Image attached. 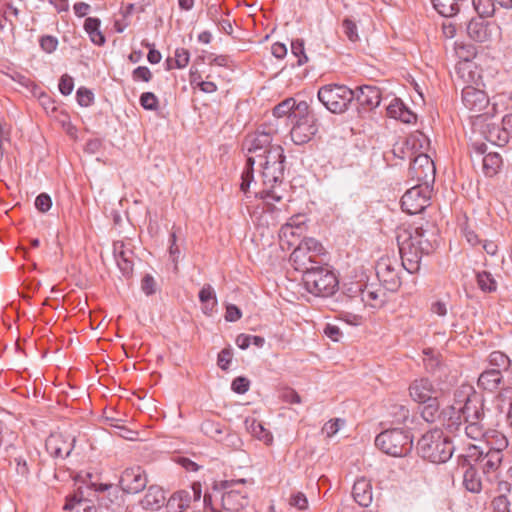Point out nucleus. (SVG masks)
<instances>
[{"label":"nucleus","instance_id":"c03bdc74","mask_svg":"<svg viewBox=\"0 0 512 512\" xmlns=\"http://www.w3.org/2000/svg\"><path fill=\"white\" fill-rule=\"evenodd\" d=\"M343 32L351 42H356L359 39L357 26L350 19H344L342 23Z\"/></svg>","mask_w":512,"mask_h":512},{"label":"nucleus","instance_id":"4d7b16f0","mask_svg":"<svg viewBox=\"0 0 512 512\" xmlns=\"http://www.w3.org/2000/svg\"><path fill=\"white\" fill-rule=\"evenodd\" d=\"M493 509L497 512H509L510 502L505 495H499L492 501Z\"/></svg>","mask_w":512,"mask_h":512},{"label":"nucleus","instance_id":"58836bf2","mask_svg":"<svg viewBox=\"0 0 512 512\" xmlns=\"http://www.w3.org/2000/svg\"><path fill=\"white\" fill-rule=\"evenodd\" d=\"M291 53L297 58V66H302L308 62V56L305 53L304 41L296 39L291 42Z\"/></svg>","mask_w":512,"mask_h":512},{"label":"nucleus","instance_id":"ddd939ff","mask_svg":"<svg viewBox=\"0 0 512 512\" xmlns=\"http://www.w3.org/2000/svg\"><path fill=\"white\" fill-rule=\"evenodd\" d=\"M435 165L432 159L424 153L416 155L409 167L410 176L415 179L418 184L430 185L435 180Z\"/></svg>","mask_w":512,"mask_h":512},{"label":"nucleus","instance_id":"49530a36","mask_svg":"<svg viewBox=\"0 0 512 512\" xmlns=\"http://www.w3.org/2000/svg\"><path fill=\"white\" fill-rule=\"evenodd\" d=\"M484 455L485 453L480 447L476 445H469L466 449L464 460L472 461L474 463L481 462Z\"/></svg>","mask_w":512,"mask_h":512},{"label":"nucleus","instance_id":"6e6552de","mask_svg":"<svg viewBox=\"0 0 512 512\" xmlns=\"http://www.w3.org/2000/svg\"><path fill=\"white\" fill-rule=\"evenodd\" d=\"M324 248L322 244L314 238L303 239L290 255V261L295 270L306 273L310 268L323 261L321 255Z\"/></svg>","mask_w":512,"mask_h":512},{"label":"nucleus","instance_id":"e433bc0d","mask_svg":"<svg viewBox=\"0 0 512 512\" xmlns=\"http://www.w3.org/2000/svg\"><path fill=\"white\" fill-rule=\"evenodd\" d=\"M477 284L483 292H494L497 289L496 280L487 271L478 272L476 275Z\"/></svg>","mask_w":512,"mask_h":512},{"label":"nucleus","instance_id":"393cba45","mask_svg":"<svg viewBox=\"0 0 512 512\" xmlns=\"http://www.w3.org/2000/svg\"><path fill=\"white\" fill-rule=\"evenodd\" d=\"M502 131L498 127H493L489 130L487 139L499 146L508 142V137H512V114H507L502 119Z\"/></svg>","mask_w":512,"mask_h":512},{"label":"nucleus","instance_id":"9b49d317","mask_svg":"<svg viewBox=\"0 0 512 512\" xmlns=\"http://www.w3.org/2000/svg\"><path fill=\"white\" fill-rule=\"evenodd\" d=\"M376 275L389 291H396L401 285L399 264L395 258L381 257L376 263Z\"/></svg>","mask_w":512,"mask_h":512},{"label":"nucleus","instance_id":"ea45409f","mask_svg":"<svg viewBox=\"0 0 512 512\" xmlns=\"http://www.w3.org/2000/svg\"><path fill=\"white\" fill-rule=\"evenodd\" d=\"M294 107H295V99L287 98L274 107L273 115L278 118L286 116V115L291 117L293 114Z\"/></svg>","mask_w":512,"mask_h":512},{"label":"nucleus","instance_id":"4c0bfd02","mask_svg":"<svg viewBox=\"0 0 512 512\" xmlns=\"http://www.w3.org/2000/svg\"><path fill=\"white\" fill-rule=\"evenodd\" d=\"M390 415L393 418L392 424H404L410 416L409 409L401 404H394L390 407Z\"/></svg>","mask_w":512,"mask_h":512},{"label":"nucleus","instance_id":"4be33fe9","mask_svg":"<svg viewBox=\"0 0 512 512\" xmlns=\"http://www.w3.org/2000/svg\"><path fill=\"white\" fill-rule=\"evenodd\" d=\"M359 105L365 108H376L381 102L380 90L374 86H362L355 92V98Z\"/></svg>","mask_w":512,"mask_h":512},{"label":"nucleus","instance_id":"2eb2a0df","mask_svg":"<svg viewBox=\"0 0 512 512\" xmlns=\"http://www.w3.org/2000/svg\"><path fill=\"white\" fill-rule=\"evenodd\" d=\"M409 393L415 402L425 404L438 399L443 394V389L434 386L428 378H420L410 384Z\"/></svg>","mask_w":512,"mask_h":512},{"label":"nucleus","instance_id":"052dcab7","mask_svg":"<svg viewBox=\"0 0 512 512\" xmlns=\"http://www.w3.org/2000/svg\"><path fill=\"white\" fill-rule=\"evenodd\" d=\"M252 431L257 438L263 440L266 444H270L272 442V435L266 431L260 423H253Z\"/></svg>","mask_w":512,"mask_h":512},{"label":"nucleus","instance_id":"f257e3e1","mask_svg":"<svg viewBox=\"0 0 512 512\" xmlns=\"http://www.w3.org/2000/svg\"><path fill=\"white\" fill-rule=\"evenodd\" d=\"M244 146L249 154L246 161V167L241 175V190L246 193L253 181L254 164L256 159L262 168L261 177L264 188L256 192V196L261 199H272L280 201L282 196L279 195L275 188L280 185L284 179L285 155L280 145L272 144V136L270 132L257 131L253 136L247 138Z\"/></svg>","mask_w":512,"mask_h":512},{"label":"nucleus","instance_id":"cd10ccee","mask_svg":"<svg viewBox=\"0 0 512 512\" xmlns=\"http://www.w3.org/2000/svg\"><path fill=\"white\" fill-rule=\"evenodd\" d=\"M100 20L98 18L89 17L85 20L84 29L88 33L90 40L98 46L105 43V37L100 31Z\"/></svg>","mask_w":512,"mask_h":512},{"label":"nucleus","instance_id":"79ce46f5","mask_svg":"<svg viewBox=\"0 0 512 512\" xmlns=\"http://www.w3.org/2000/svg\"><path fill=\"white\" fill-rule=\"evenodd\" d=\"M140 104L145 110L156 111L159 107V101L152 92H144L140 96Z\"/></svg>","mask_w":512,"mask_h":512},{"label":"nucleus","instance_id":"7c9ffc66","mask_svg":"<svg viewBox=\"0 0 512 512\" xmlns=\"http://www.w3.org/2000/svg\"><path fill=\"white\" fill-rule=\"evenodd\" d=\"M501 156L494 152L486 154L482 159V169L486 176L492 177L496 175L501 167Z\"/></svg>","mask_w":512,"mask_h":512},{"label":"nucleus","instance_id":"de8ad7c7","mask_svg":"<svg viewBox=\"0 0 512 512\" xmlns=\"http://www.w3.org/2000/svg\"><path fill=\"white\" fill-rule=\"evenodd\" d=\"M40 47L46 53H52L57 49L58 40L51 35L42 36L39 40Z\"/></svg>","mask_w":512,"mask_h":512},{"label":"nucleus","instance_id":"9d476101","mask_svg":"<svg viewBox=\"0 0 512 512\" xmlns=\"http://www.w3.org/2000/svg\"><path fill=\"white\" fill-rule=\"evenodd\" d=\"M431 186L417 184L407 190L401 198L402 210L410 215L421 213L429 206Z\"/></svg>","mask_w":512,"mask_h":512},{"label":"nucleus","instance_id":"864d4df0","mask_svg":"<svg viewBox=\"0 0 512 512\" xmlns=\"http://www.w3.org/2000/svg\"><path fill=\"white\" fill-rule=\"evenodd\" d=\"M74 88L73 78L67 74L61 76L59 81V91L62 95L67 96L71 94Z\"/></svg>","mask_w":512,"mask_h":512},{"label":"nucleus","instance_id":"39448f33","mask_svg":"<svg viewBox=\"0 0 512 512\" xmlns=\"http://www.w3.org/2000/svg\"><path fill=\"white\" fill-rule=\"evenodd\" d=\"M418 451L424 459L432 463H444L451 458L454 446L442 431L433 430L419 439Z\"/></svg>","mask_w":512,"mask_h":512},{"label":"nucleus","instance_id":"603ef678","mask_svg":"<svg viewBox=\"0 0 512 512\" xmlns=\"http://www.w3.org/2000/svg\"><path fill=\"white\" fill-rule=\"evenodd\" d=\"M405 104L398 98L392 100V102L387 107V114L391 118L398 119L401 117L402 110L404 109Z\"/></svg>","mask_w":512,"mask_h":512},{"label":"nucleus","instance_id":"20e7f679","mask_svg":"<svg viewBox=\"0 0 512 512\" xmlns=\"http://www.w3.org/2000/svg\"><path fill=\"white\" fill-rule=\"evenodd\" d=\"M302 280L306 290L319 297L331 296L338 288L337 277L324 260L304 273Z\"/></svg>","mask_w":512,"mask_h":512},{"label":"nucleus","instance_id":"338daca9","mask_svg":"<svg viewBox=\"0 0 512 512\" xmlns=\"http://www.w3.org/2000/svg\"><path fill=\"white\" fill-rule=\"evenodd\" d=\"M357 292L360 293V298L362 302L370 303V301L378 299V294L376 291L362 289L360 285H357Z\"/></svg>","mask_w":512,"mask_h":512},{"label":"nucleus","instance_id":"0e129e2a","mask_svg":"<svg viewBox=\"0 0 512 512\" xmlns=\"http://www.w3.org/2000/svg\"><path fill=\"white\" fill-rule=\"evenodd\" d=\"M242 316L241 310L233 304H229L226 307L225 319L229 322H235Z\"/></svg>","mask_w":512,"mask_h":512},{"label":"nucleus","instance_id":"473e14b6","mask_svg":"<svg viewBox=\"0 0 512 512\" xmlns=\"http://www.w3.org/2000/svg\"><path fill=\"white\" fill-rule=\"evenodd\" d=\"M488 364L490 369L498 370L503 374V372L509 369L511 361L503 352L493 351L488 357Z\"/></svg>","mask_w":512,"mask_h":512},{"label":"nucleus","instance_id":"09e8293b","mask_svg":"<svg viewBox=\"0 0 512 512\" xmlns=\"http://www.w3.org/2000/svg\"><path fill=\"white\" fill-rule=\"evenodd\" d=\"M93 100L94 95L89 89L85 87H80L77 90V102L80 106L88 107L92 104Z\"/></svg>","mask_w":512,"mask_h":512},{"label":"nucleus","instance_id":"a18cd8bd","mask_svg":"<svg viewBox=\"0 0 512 512\" xmlns=\"http://www.w3.org/2000/svg\"><path fill=\"white\" fill-rule=\"evenodd\" d=\"M289 505L301 511L306 510L308 508V500L302 492H297L290 496Z\"/></svg>","mask_w":512,"mask_h":512},{"label":"nucleus","instance_id":"3c124183","mask_svg":"<svg viewBox=\"0 0 512 512\" xmlns=\"http://www.w3.org/2000/svg\"><path fill=\"white\" fill-rule=\"evenodd\" d=\"M311 112L317 113L315 108L313 106H309L306 101H300L299 103L295 102V107L293 110L294 118L297 116H299V118L308 116Z\"/></svg>","mask_w":512,"mask_h":512},{"label":"nucleus","instance_id":"69168bd1","mask_svg":"<svg viewBox=\"0 0 512 512\" xmlns=\"http://www.w3.org/2000/svg\"><path fill=\"white\" fill-rule=\"evenodd\" d=\"M324 334L334 342H338L342 337V332L339 327L332 324H327L325 326Z\"/></svg>","mask_w":512,"mask_h":512},{"label":"nucleus","instance_id":"412c9836","mask_svg":"<svg viewBox=\"0 0 512 512\" xmlns=\"http://www.w3.org/2000/svg\"><path fill=\"white\" fill-rule=\"evenodd\" d=\"M352 496L360 506L368 507L373 500V490L370 480L365 477L358 478L352 489Z\"/></svg>","mask_w":512,"mask_h":512},{"label":"nucleus","instance_id":"aec40b11","mask_svg":"<svg viewBox=\"0 0 512 512\" xmlns=\"http://www.w3.org/2000/svg\"><path fill=\"white\" fill-rule=\"evenodd\" d=\"M75 438L70 442L63 439L62 435H51L46 441V448L56 458H66L74 447Z\"/></svg>","mask_w":512,"mask_h":512},{"label":"nucleus","instance_id":"f704fd0d","mask_svg":"<svg viewBox=\"0 0 512 512\" xmlns=\"http://www.w3.org/2000/svg\"><path fill=\"white\" fill-rule=\"evenodd\" d=\"M462 424H465L464 431L470 439L480 440L487 434L483 420H472L471 422L463 421Z\"/></svg>","mask_w":512,"mask_h":512},{"label":"nucleus","instance_id":"f03ea898","mask_svg":"<svg viewBox=\"0 0 512 512\" xmlns=\"http://www.w3.org/2000/svg\"><path fill=\"white\" fill-rule=\"evenodd\" d=\"M453 415L450 416L447 428L451 432L458 431L464 422L483 420L484 397L470 384H462L454 391V401L450 406Z\"/></svg>","mask_w":512,"mask_h":512},{"label":"nucleus","instance_id":"774afa93","mask_svg":"<svg viewBox=\"0 0 512 512\" xmlns=\"http://www.w3.org/2000/svg\"><path fill=\"white\" fill-rule=\"evenodd\" d=\"M271 53L277 59H283L287 55V47L285 44L276 42L271 46Z\"/></svg>","mask_w":512,"mask_h":512},{"label":"nucleus","instance_id":"e2e57ef3","mask_svg":"<svg viewBox=\"0 0 512 512\" xmlns=\"http://www.w3.org/2000/svg\"><path fill=\"white\" fill-rule=\"evenodd\" d=\"M2 16L5 21L9 22L11 30H13L15 28V26L12 22L11 17L13 16L14 18H18L19 10H18V8L14 7L11 3H7L5 5V10L3 11Z\"/></svg>","mask_w":512,"mask_h":512},{"label":"nucleus","instance_id":"bf43d9fd","mask_svg":"<svg viewBox=\"0 0 512 512\" xmlns=\"http://www.w3.org/2000/svg\"><path fill=\"white\" fill-rule=\"evenodd\" d=\"M232 351L229 348H225L218 354L217 363L222 370H227L232 361Z\"/></svg>","mask_w":512,"mask_h":512},{"label":"nucleus","instance_id":"c9c22d12","mask_svg":"<svg viewBox=\"0 0 512 512\" xmlns=\"http://www.w3.org/2000/svg\"><path fill=\"white\" fill-rule=\"evenodd\" d=\"M472 3L478 17L485 19L492 17L495 13L494 0H472Z\"/></svg>","mask_w":512,"mask_h":512},{"label":"nucleus","instance_id":"37998d69","mask_svg":"<svg viewBox=\"0 0 512 512\" xmlns=\"http://www.w3.org/2000/svg\"><path fill=\"white\" fill-rule=\"evenodd\" d=\"M424 354L426 356L424 358L426 370L431 373H434L441 366V361L438 355H436L432 350L424 351Z\"/></svg>","mask_w":512,"mask_h":512},{"label":"nucleus","instance_id":"5fc2aeb1","mask_svg":"<svg viewBox=\"0 0 512 512\" xmlns=\"http://www.w3.org/2000/svg\"><path fill=\"white\" fill-rule=\"evenodd\" d=\"M250 382L247 378L239 376L236 377L231 384V388L235 393L244 394L249 389Z\"/></svg>","mask_w":512,"mask_h":512},{"label":"nucleus","instance_id":"bb28decb","mask_svg":"<svg viewBox=\"0 0 512 512\" xmlns=\"http://www.w3.org/2000/svg\"><path fill=\"white\" fill-rule=\"evenodd\" d=\"M503 460V454L498 451H490L488 450L484 457L481 460V467L483 470V473L485 474H491L495 473Z\"/></svg>","mask_w":512,"mask_h":512},{"label":"nucleus","instance_id":"423d86ee","mask_svg":"<svg viewBox=\"0 0 512 512\" xmlns=\"http://www.w3.org/2000/svg\"><path fill=\"white\" fill-rule=\"evenodd\" d=\"M246 479H231L215 482L213 490L221 493V507L226 512H239L248 505V494L244 489Z\"/></svg>","mask_w":512,"mask_h":512},{"label":"nucleus","instance_id":"8fccbe9b","mask_svg":"<svg viewBox=\"0 0 512 512\" xmlns=\"http://www.w3.org/2000/svg\"><path fill=\"white\" fill-rule=\"evenodd\" d=\"M176 68L182 69L189 63L190 53L185 48H177L174 55Z\"/></svg>","mask_w":512,"mask_h":512},{"label":"nucleus","instance_id":"f8f14e48","mask_svg":"<svg viewBox=\"0 0 512 512\" xmlns=\"http://www.w3.org/2000/svg\"><path fill=\"white\" fill-rule=\"evenodd\" d=\"M201 484L195 482L189 489L174 492L166 502V512H185L193 501L201 499Z\"/></svg>","mask_w":512,"mask_h":512},{"label":"nucleus","instance_id":"7ed1b4c3","mask_svg":"<svg viewBox=\"0 0 512 512\" xmlns=\"http://www.w3.org/2000/svg\"><path fill=\"white\" fill-rule=\"evenodd\" d=\"M397 243L402 260V268L413 274L419 271L422 256L433 251L432 243L425 237L422 227L400 229Z\"/></svg>","mask_w":512,"mask_h":512},{"label":"nucleus","instance_id":"2f4dec72","mask_svg":"<svg viewBox=\"0 0 512 512\" xmlns=\"http://www.w3.org/2000/svg\"><path fill=\"white\" fill-rule=\"evenodd\" d=\"M120 248L121 250H118L114 245V255L117 265L124 276H130L133 271V260L128 254H131V252L123 250L122 246Z\"/></svg>","mask_w":512,"mask_h":512},{"label":"nucleus","instance_id":"13d9d810","mask_svg":"<svg viewBox=\"0 0 512 512\" xmlns=\"http://www.w3.org/2000/svg\"><path fill=\"white\" fill-rule=\"evenodd\" d=\"M141 289L147 295L150 296L156 292V282L150 274H146L141 281Z\"/></svg>","mask_w":512,"mask_h":512},{"label":"nucleus","instance_id":"6ab92c4d","mask_svg":"<svg viewBox=\"0 0 512 512\" xmlns=\"http://www.w3.org/2000/svg\"><path fill=\"white\" fill-rule=\"evenodd\" d=\"M467 35L475 42L484 43L491 40V23L481 17L472 18L466 26Z\"/></svg>","mask_w":512,"mask_h":512},{"label":"nucleus","instance_id":"680f3d73","mask_svg":"<svg viewBox=\"0 0 512 512\" xmlns=\"http://www.w3.org/2000/svg\"><path fill=\"white\" fill-rule=\"evenodd\" d=\"M132 76L134 80H142L144 82H149L152 79V73L146 66H139L134 69Z\"/></svg>","mask_w":512,"mask_h":512},{"label":"nucleus","instance_id":"0eeeda50","mask_svg":"<svg viewBox=\"0 0 512 512\" xmlns=\"http://www.w3.org/2000/svg\"><path fill=\"white\" fill-rule=\"evenodd\" d=\"M375 445L393 457L406 456L413 447V436L402 428L387 429L375 438Z\"/></svg>","mask_w":512,"mask_h":512},{"label":"nucleus","instance_id":"6e6d98bb","mask_svg":"<svg viewBox=\"0 0 512 512\" xmlns=\"http://www.w3.org/2000/svg\"><path fill=\"white\" fill-rule=\"evenodd\" d=\"M52 206L51 197L46 193L39 194L35 199V207L40 212H47Z\"/></svg>","mask_w":512,"mask_h":512},{"label":"nucleus","instance_id":"a878e982","mask_svg":"<svg viewBox=\"0 0 512 512\" xmlns=\"http://www.w3.org/2000/svg\"><path fill=\"white\" fill-rule=\"evenodd\" d=\"M64 509L72 512H95V507L90 500L76 494L66 498Z\"/></svg>","mask_w":512,"mask_h":512},{"label":"nucleus","instance_id":"1a4fd4ad","mask_svg":"<svg viewBox=\"0 0 512 512\" xmlns=\"http://www.w3.org/2000/svg\"><path fill=\"white\" fill-rule=\"evenodd\" d=\"M318 100L332 113L345 112L355 98V92L345 85L328 84L317 93Z\"/></svg>","mask_w":512,"mask_h":512},{"label":"nucleus","instance_id":"dca6fc26","mask_svg":"<svg viewBox=\"0 0 512 512\" xmlns=\"http://www.w3.org/2000/svg\"><path fill=\"white\" fill-rule=\"evenodd\" d=\"M147 482L145 472L140 466L125 469L119 480L121 489L128 494L139 493L146 487Z\"/></svg>","mask_w":512,"mask_h":512},{"label":"nucleus","instance_id":"5701e85b","mask_svg":"<svg viewBox=\"0 0 512 512\" xmlns=\"http://www.w3.org/2000/svg\"><path fill=\"white\" fill-rule=\"evenodd\" d=\"M478 387L488 392H495L504 384L503 374L498 370L487 368L478 377Z\"/></svg>","mask_w":512,"mask_h":512},{"label":"nucleus","instance_id":"a211bd4d","mask_svg":"<svg viewBox=\"0 0 512 512\" xmlns=\"http://www.w3.org/2000/svg\"><path fill=\"white\" fill-rule=\"evenodd\" d=\"M462 103L466 109L478 116V113L487 108L489 99L484 91L473 86H466L462 90Z\"/></svg>","mask_w":512,"mask_h":512},{"label":"nucleus","instance_id":"c756f323","mask_svg":"<svg viewBox=\"0 0 512 512\" xmlns=\"http://www.w3.org/2000/svg\"><path fill=\"white\" fill-rule=\"evenodd\" d=\"M463 484L472 493H479L482 490V482L477 470L470 466L463 473Z\"/></svg>","mask_w":512,"mask_h":512},{"label":"nucleus","instance_id":"b1692460","mask_svg":"<svg viewBox=\"0 0 512 512\" xmlns=\"http://www.w3.org/2000/svg\"><path fill=\"white\" fill-rule=\"evenodd\" d=\"M166 502V496L164 490L157 485L149 486L146 494L141 500V505L145 509L159 510Z\"/></svg>","mask_w":512,"mask_h":512},{"label":"nucleus","instance_id":"f3484780","mask_svg":"<svg viewBox=\"0 0 512 512\" xmlns=\"http://www.w3.org/2000/svg\"><path fill=\"white\" fill-rule=\"evenodd\" d=\"M201 431L208 437L217 442H222L227 446H238L240 439L234 433H230L229 429L223 424L214 420H204L201 424Z\"/></svg>","mask_w":512,"mask_h":512},{"label":"nucleus","instance_id":"a19ab883","mask_svg":"<svg viewBox=\"0 0 512 512\" xmlns=\"http://www.w3.org/2000/svg\"><path fill=\"white\" fill-rule=\"evenodd\" d=\"M425 404L426 405L423 407L421 415L425 421L433 422L439 410L438 399L431 400Z\"/></svg>","mask_w":512,"mask_h":512},{"label":"nucleus","instance_id":"c85d7f7f","mask_svg":"<svg viewBox=\"0 0 512 512\" xmlns=\"http://www.w3.org/2000/svg\"><path fill=\"white\" fill-rule=\"evenodd\" d=\"M199 300L202 304L203 312L210 315L217 305L216 295L211 285L206 284L202 287L199 292Z\"/></svg>","mask_w":512,"mask_h":512},{"label":"nucleus","instance_id":"4468645a","mask_svg":"<svg viewBox=\"0 0 512 512\" xmlns=\"http://www.w3.org/2000/svg\"><path fill=\"white\" fill-rule=\"evenodd\" d=\"M318 113L311 112L308 116L301 117L291 129V138L296 144L308 142L318 131Z\"/></svg>","mask_w":512,"mask_h":512},{"label":"nucleus","instance_id":"72a5a7b5","mask_svg":"<svg viewBox=\"0 0 512 512\" xmlns=\"http://www.w3.org/2000/svg\"><path fill=\"white\" fill-rule=\"evenodd\" d=\"M486 442L491 446L490 451H498L502 453L504 449L508 447V439L507 437L496 430L487 432L485 436Z\"/></svg>","mask_w":512,"mask_h":512}]
</instances>
